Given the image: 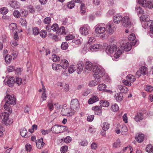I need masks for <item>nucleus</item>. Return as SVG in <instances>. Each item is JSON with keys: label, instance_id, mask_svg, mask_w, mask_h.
Segmentation results:
<instances>
[{"label": "nucleus", "instance_id": "obj_1", "mask_svg": "<svg viewBox=\"0 0 153 153\" xmlns=\"http://www.w3.org/2000/svg\"><path fill=\"white\" fill-rule=\"evenodd\" d=\"M131 48L132 46L131 42L122 43L120 46L117 47L114 56L116 58H119L124 51H129L131 49Z\"/></svg>", "mask_w": 153, "mask_h": 153}, {"label": "nucleus", "instance_id": "obj_2", "mask_svg": "<svg viewBox=\"0 0 153 153\" xmlns=\"http://www.w3.org/2000/svg\"><path fill=\"white\" fill-rule=\"evenodd\" d=\"M93 71L94 73V77L97 79L102 77L104 74V71L97 66H95L94 68Z\"/></svg>", "mask_w": 153, "mask_h": 153}, {"label": "nucleus", "instance_id": "obj_3", "mask_svg": "<svg viewBox=\"0 0 153 153\" xmlns=\"http://www.w3.org/2000/svg\"><path fill=\"white\" fill-rule=\"evenodd\" d=\"M117 48L115 45H109L107 47L106 49V52L108 54L111 56H113L114 59L118 58H116L114 56V54Z\"/></svg>", "mask_w": 153, "mask_h": 153}, {"label": "nucleus", "instance_id": "obj_4", "mask_svg": "<svg viewBox=\"0 0 153 153\" xmlns=\"http://www.w3.org/2000/svg\"><path fill=\"white\" fill-rule=\"evenodd\" d=\"M1 117L2 120L6 125H11L13 123V120L9 118V115L7 112L2 113Z\"/></svg>", "mask_w": 153, "mask_h": 153}, {"label": "nucleus", "instance_id": "obj_5", "mask_svg": "<svg viewBox=\"0 0 153 153\" xmlns=\"http://www.w3.org/2000/svg\"><path fill=\"white\" fill-rule=\"evenodd\" d=\"M67 128L62 126L55 125L53 126L51 129V131L55 133H59L64 131Z\"/></svg>", "mask_w": 153, "mask_h": 153}, {"label": "nucleus", "instance_id": "obj_6", "mask_svg": "<svg viewBox=\"0 0 153 153\" xmlns=\"http://www.w3.org/2000/svg\"><path fill=\"white\" fill-rule=\"evenodd\" d=\"M106 27V31L110 34H112L116 30L115 25L112 22H109Z\"/></svg>", "mask_w": 153, "mask_h": 153}, {"label": "nucleus", "instance_id": "obj_7", "mask_svg": "<svg viewBox=\"0 0 153 153\" xmlns=\"http://www.w3.org/2000/svg\"><path fill=\"white\" fill-rule=\"evenodd\" d=\"M95 33L97 35H100L103 34L102 36H105V34L104 33L106 31V30L105 27L99 25L95 27Z\"/></svg>", "mask_w": 153, "mask_h": 153}, {"label": "nucleus", "instance_id": "obj_8", "mask_svg": "<svg viewBox=\"0 0 153 153\" xmlns=\"http://www.w3.org/2000/svg\"><path fill=\"white\" fill-rule=\"evenodd\" d=\"M122 22L123 25L125 27H130L131 25V22L130 19L128 15L124 16L123 18Z\"/></svg>", "mask_w": 153, "mask_h": 153}, {"label": "nucleus", "instance_id": "obj_9", "mask_svg": "<svg viewBox=\"0 0 153 153\" xmlns=\"http://www.w3.org/2000/svg\"><path fill=\"white\" fill-rule=\"evenodd\" d=\"M90 27L87 25H84L81 26L79 29L80 33L82 35L86 36L89 34Z\"/></svg>", "mask_w": 153, "mask_h": 153}, {"label": "nucleus", "instance_id": "obj_10", "mask_svg": "<svg viewBox=\"0 0 153 153\" xmlns=\"http://www.w3.org/2000/svg\"><path fill=\"white\" fill-rule=\"evenodd\" d=\"M137 2L138 4L141 5L143 7H147L149 9L153 7V4L151 2L148 1L145 3L144 1L143 0H137Z\"/></svg>", "mask_w": 153, "mask_h": 153}, {"label": "nucleus", "instance_id": "obj_11", "mask_svg": "<svg viewBox=\"0 0 153 153\" xmlns=\"http://www.w3.org/2000/svg\"><path fill=\"white\" fill-rule=\"evenodd\" d=\"M5 101L6 100L7 103H9L11 105H14L16 103V99L14 96L7 95L5 98Z\"/></svg>", "mask_w": 153, "mask_h": 153}, {"label": "nucleus", "instance_id": "obj_12", "mask_svg": "<svg viewBox=\"0 0 153 153\" xmlns=\"http://www.w3.org/2000/svg\"><path fill=\"white\" fill-rule=\"evenodd\" d=\"M145 114L144 112L137 113L134 118V120L137 122H140L144 119Z\"/></svg>", "mask_w": 153, "mask_h": 153}, {"label": "nucleus", "instance_id": "obj_13", "mask_svg": "<svg viewBox=\"0 0 153 153\" xmlns=\"http://www.w3.org/2000/svg\"><path fill=\"white\" fill-rule=\"evenodd\" d=\"M145 138V135L142 133H138L135 136V139L136 140L138 143L142 142L144 140Z\"/></svg>", "mask_w": 153, "mask_h": 153}, {"label": "nucleus", "instance_id": "obj_14", "mask_svg": "<svg viewBox=\"0 0 153 153\" xmlns=\"http://www.w3.org/2000/svg\"><path fill=\"white\" fill-rule=\"evenodd\" d=\"M92 110L95 111L94 113L98 115L101 114L102 110V107L99 106H95L92 108Z\"/></svg>", "mask_w": 153, "mask_h": 153}, {"label": "nucleus", "instance_id": "obj_15", "mask_svg": "<svg viewBox=\"0 0 153 153\" xmlns=\"http://www.w3.org/2000/svg\"><path fill=\"white\" fill-rule=\"evenodd\" d=\"M71 106L73 109H78L79 106V103L78 100L74 99L72 100L71 102Z\"/></svg>", "mask_w": 153, "mask_h": 153}, {"label": "nucleus", "instance_id": "obj_16", "mask_svg": "<svg viewBox=\"0 0 153 153\" xmlns=\"http://www.w3.org/2000/svg\"><path fill=\"white\" fill-rule=\"evenodd\" d=\"M99 97L96 95H93L88 100V102L89 104H92L99 101Z\"/></svg>", "mask_w": 153, "mask_h": 153}, {"label": "nucleus", "instance_id": "obj_17", "mask_svg": "<svg viewBox=\"0 0 153 153\" xmlns=\"http://www.w3.org/2000/svg\"><path fill=\"white\" fill-rule=\"evenodd\" d=\"M60 64L62 68H63L64 69H67L69 65L68 62L66 59H65L61 60Z\"/></svg>", "mask_w": 153, "mask_h": 153}, {"label": "nucleus", "instance_id": "obj_18", "mask_svg": "<svg viewBox=\"0 0 153 153\" xmlns=\"http://www.w3.org/2000/svg\"><path fill=\"white\" fill-rule=\"evenodd\" d=\"M70 109L68 108H67L66 109H64L62 110L61 113L62 115L69 116H72L73 113L70 112Z\"/></svg>", "mask_w": 153, "mask_h": 153}, {"label": "nucleus", "instance_id": "obj_19", "mask_svg": "<svg viewBox=\"0 0 153 153\" xmlns=\"http://www.w3.org/2000/svg\"><path fill=\"white\" fill-rule=\"evenodd\" d=\"M122 16L119 14L115 15L114 17V21L115 23L119 24L120 21H122L123 19Z\"/></svg>", "mask_w": 153, "mask_h": 153}, {"label": "nucleus", "instance_id": "obj_20", "mask_svg": "<svg viewBox=\"0 0 153 153\" xmlns=\"http://www.w3.org/2000/svg\"><path fill=\"white\" fill-rule=\"evenodd\" d=\"M101 45L98 44H96L91 46L90 47V50L91 51H97L99 49L101 48Z\"/></svg>", "mask_w": 153, "mask_h": 153}, {"label": "nucleus", "instance_id": "obj_21", "mask_svg": "<svg viewBox=\"0 0 153 153\" xmlns=\"http://www.w3.org/2000/svg\"><path fill=\"white\" fill-rule=\"evenodd\" d=\"M58 103L57 102H55L53 103L52 101H51L50 102H49L47 104V106L48 109L50 111H51L53 110L54 109L53 105L55 106L57 105Z\"/></svg>", "mask_w": 153, "mask_h": 153}, {"label": "nucleus", "instance_id": "obj_22", "mask_svg": "<svg viewBox=\"0 0 153 153\" xmlns=\"http://www.w3.org/2000/svg\"><path fill=\"white\" fill-rule=\"evenodd\" d=\"M48 36L50 38L56 41H59L61 39V37L60 36H57L56 35L53 33L48 34Z\"/></svg>", "mask_w": 153, "mask_h": 153}, {"label": "nucleus", "instance_id": "obj_23", "mask_svg": "<svg viewBox=\"0 0 153 153\" xmlns=\"http://www.w3.org/2000/svg\"><path fill=\"white\" fill-rule=\"evenodd\" d=\"M36 145L37 148L39 149H41L45 145V143L43 141L42 138L39 139L38 141L36 142Z\"/></svg>", "mask_w": 153, "mask_h": 153}, {"label": "nucleus", "instance_id": "obj_24", "mask_svg": "<svg viewBox=\"0 0 153 153\" xmlns=\"http://www.w3.org/2000/svg\"><path fill=\"white\" fill-rule=\"evenodd\" d=\"M115 99L118 101H120L123 99V94L122 93H118L115 94Z\"/></svg>", "mask_w": 153, "mask_h": 153}, {"label": "nucleus", "instance_id": "obj_25", "mask_svg": "<svg viewBox=\"0 0 153 153\" xmlns=\"http://www.w3.org/2000/svg\"><path fill=\"white\" fill-rule=\"evenodd\" d=\"M56 34L59 36L60 35L62 34H66V31L64 27H61L59 30L57 31Z\"/></svg>", "mask_w": 153, "mask_h": 153}, {"label": "nucleus", "instance_id": "obj_26", "mask_svg": "<svg viewBox=\"0 0 153 153\" xmlns=\"http://www.w3.org/2000/svg\"><path fill=\"white\" fill-rule=\"evenodd\" d=\"M118 88L123 93H126L128 91V88L125 86L122 85H118Z\"/></svg>", "mask_w": 153, "mask_h": 153}, {"label": "nucleus", "instance_id": "obj_27", "mask_svg": "<svg viewBox=\"0 0 153 153\" xmlns=\"http://www.w3.org/2000/svg\"><path fill=\"white\" fill-rule=\"evenodd\" d=\"M77 72L78 74H80L83 69V63L82 62H79L77 64Z\"/></svg>", "mask_w": 153, "mask_h": 153}, {"label": "nucleus", "instance_id": "obj_28", "mask_svg": "<svg viewBox=\"0 0 153 153\" xmlns=\"http://www.w3.org/2000/svg\"><path fill=\"white\" fill-rule=\"evenodd\" d=\"M102 128L104 131H107L109 128L110 124L106 122H104L101 125Z\"/></svg>", "mask_w": 153, "mask_h": 153}, {"label": "nucleus", "instance_id": "obj_29", "mask_svg": "<svg viewBox=\"0 0 153 153\" xmlns=\"http://www.w3.org/2000/svg\"><path fill=\"white\" fill-rule=\"evenodd\" d=\"M92 64L89 62H86L85 63V69L91 71L92 69Z\"/></svg>", "mask_w": 153, "mask_h": 153}, {"label": "nucleus", "instance_id": "obj_30", "mask_svg": "<svg viewBox=\"0 0 153 153\" xmlns=\"http://www.w3.org/2000/svg\"><path fill=\"white\" fill-rule=\"evenodd\" d=\"M126 79H128V80L131 82H133L135 81L136 78L135 76L133 75L129 74L126 76Z\"/></svg>", "mask_w": 153, "mask_h": 153}, {"label": "nucleus", "instance_id": "obj_31", "mask_svg": "<svg viewBox=\"0 0 153 153\" xmlns=\"http://www.w3.org/2000/svg\"><path fill=\"white\" fill-rule=\"evenodd\" d=\"M52 67L53 69L57 71L58 70H60L62 69L61 66L60 65L53 63L52 65Z\"/></svg>", "mask_w": 153, "mask_h": 153}, {"label": "nucleus", "instance_id": "obj_32", "mask_svg": "<svg viewBox=\"0 0 153 153\" xmlns=\"http://www.w3.org/2000/svg\"><path fill=\"white\" fill-rule=\"evenodd\" d=\"M12 7L15 8H18L20 7V4L19 2L16 1H13L11 3Z\"/></svg>", "mask_w": 153, "mask_h": 153}, {"label": "nucleus", "instance_id": "obj_33", "mask_svg": "<svg viewBox=\"0 0 153 153\" xmlns=\"http://www.w3.org/2000/svg\"><path fill=\"white\" fill-rule=\"evenodd\" d=\"M140 71L143 75H145L148 73L147 68L145 66H142L140 68Z\"/></svg>", "mask_w": 153, "mask_h": 153}, {"label": "nucleus", "instance_id": "obj_34", "mask_svg": "<svg viewBox=\"0 0 153 153\" xmlns=\"http://www.w3.org/2000/svg\"><path fill=\"white\" fill-rule=\"evenodd\" d=\"M100 103L101 107H107L109 105V103L106 100H101L100 101Z\"/></svg>", "mask_w": 153, "mask_h": 153}, {"label": "nucleus", "instance_id": "obj_35", "mask_svg": "<svg viewBox=\"0 0 153 153\" xmlns=\"http://www.w3.org/2000/svg\"><path fill=\"white\" fill-rule=\"evenodd\" d=\"M106 86L104 84H100L98 85L97 89L99 91H103L106 88Z\"/></svg>", "mask_w": 153, "mask_h": 153}, {"label": "nucleus", "instance_id": "obj_36", "mask_svg": "<svg viewBox=\"0 0 153 153\" xmlns=\"http://www.w3.org/2000/svg\"><path fill=\"white\" fill-rule=\"evenodd\" d=\"M12 59L11 56L9 54H7L5 57V62L7 64H10Z\"/></svg>", "mask_w": 153, "mask_h": 153}, {"label": "nucleus", "instance_id": "obj_37", "mask_svg": "<svg viewBox=\"0 0 153 153\" xmlns=\"http://www.w3.org/2000/svg\"><path fill=\"white\" fill-rule=\"evenodd\" d=\"M9 104H10L9 103H7V102H6L4 105V109L6 110H7L10 113H11L12 109L10 108V106Z\"/></svg>", "mask_w": 153, "mask_h": 153}, {"label": "nucleus", "instance_id": "obj_38", "mask_svg": "<svg viewBox=\"0 0 153 153\" xmlns=\"http://www.w3.org/2000/svg\"><path fill=\"white\" fill-rule=\"evenodd\" d=\"M111 109L112 111L116 112L119 110V107L118 105L115 103L112 105Z\"/></svg>", "mask_w": 153, "mask_h": 153}, {"label": "nucleus", "instance_id": "obj_39", "mask_svg": "<svg viewBox=\"0 0 153 153\" xmlns=\"http://www.w3.org/2000/svg\"><path fill=\"white\" fill-rule=\"evenodd\" d=\"M8 10L6 7H3L0 9V13L3 15H5L8 12Z\"/></svg>", "mask_w": 153, "mask_h": 153}, {"label": "nucleus", "instance_id": "obj_40", "mask_svg": "<svg viewBox=\"0 0 153 153\" xmlns=\"http://www.w3.org/2000/svg\"><path fill=\"white\" fill-rule=\"evenodd\" d=\"M121 133L123 135L126 134L127 133L128 129L127 127L125 125H123L121 126Z\"/></svg>", "mask_w": 153, "mask_h": 153}, {"label": "nucleus", "instance_id": "obj_41", "mask_svg": "<svg viewBox=\"0 0 153 153\" xmlns=\"http://www.w3.org/2000/svg\"><path fill=\"white\" fill-rule=\"evenodd\" d=\"M52 59L54 62H59L60 60V58L57 55L54 54L52 56Z\"/></svg>", "mask_w": 153, "mask_h": 153}, {"label": "nucleus", "instance_id": "obj_42", "mask_svg": "<svg viewBox=\"0 0 153 153\" xmlns=\"http://www.w3.org/2000/svg\"><path fill=\"white\" fill-rule=\"evenodd\" d=\"M136 10L137 12V13L139 15V14H143L144 11L142 8L139 6H137L136 7Z\"/></svg>", "mask_w": 153, "mask_h": 153}, {"label": "nucleus", "instance_id": "obj_43", "mask_svg": "<svg viewBox=\"0 0 153 153\" xmlns=\"http://www.w3.org/2000/svg\"><path fill=\"white\" fill-rule=\"evenodd\" d=\"M40 36L42 38H45L47 35L46 31L45 30H42L39 32Z\"/></svg>", "mask_w": 153, "mask_h": 153}, {"label": "nucleus", "instance_id": "obj_44", "mask_svg": "<svg viewBox=\"0 0 153 153\" xmlns=\"http://www.w3.org/2000/svg\"><path fill=\"white\" fill-rule=\"evenodd\" d=\"M33 33L35 36L38 35L39 33V30L38 27H35L32 29Z\"/></svg>", "mask_w": 153, "mask_h": 153}, {"label": "nucleus", "instance_id": "obj_45", "mask_svg": "<svg viewBox=\"0 0 153 153\" xmlns=\"http://www.w3.org/2000/svg\"><path fill=\"white\" fill-rule=\"evenodd\" d=\"M149 19V16L147 15H143L140 17V20L142 22L148 21Z\"/></svg>", "mask_w": 153, "mask_h": 153}, {"label": "nucleus", "instance_id": "obj_46", "mask_svg": "<svg viewBox=\"0 0 153 153\" xmlns=\"http://www.w3.org/2000/svg\"><path fill=\"white\" fill-rule=\"evenodd\" d=\"M9 27L10 30L13 31L17 29V25L15 23H12L9 25Z\"/></svg>", "mask_w": 153, "mask_h": 153}, {"label": "nucleus", "instance_id": "obj_47", "mask_svg": "<svg viewBox=\"0 0 153 153\" xmlns=\"http://www.w3.org/2000/svg\"><path fill=\"white\" fill-rule=\"evenodd\" d=\"M80 12L82 14H85L86 12V9L85 4L83 3H81L80 6Z\"/></svg>", "mask_w": 153, "mask_h": 153}, {"label": "nucleus", "instance_id": "obj_48", "mask_svg": "<svg viewBox=\"0 0 153 153\" xmlns=\"http://www.w3.org/2000/svg\"><path fill=\"white\" fill-rule=\"evenodd\" d=\"M146 151L148 152H151L153 151V146L151 144L148 145L146 148Z\"/></svg>", "mask_w": 153, "mask_h": 153}, {"label": "nucleus", "instance_id": "obj_49", "mask_svg": "<svg viewBox=\"0 0 153 153\" xmlns=\"http://www.w3.org/2000/svg\"><path fill=\"white\" fill-rule=\"evenodd\" d=\"M75 5L74 1H71L68 3L67 6L69 8L72 9L74 7Z\"/></svg>", "mask_w": 153, "mask_h": 153}, {"label": "nucleus", "instance_id": "obj_50", "mask_svg": "<svg viewBox=\"0 0 153 153\" xmlns=\"http://www.w3.org/2000/svg\"><path fill=\"white\" fill-rule=\"evenodd\" d=\"M13 15L16 18H19L21 16V14L17 10H15L13 13Z\"/></svg>", "mask_w": 153, "mask_h": 153}, {"label": "nucleus", "instance_id": "obj_51", "mask_svg": "<svg viewBox=\"0 0 153 153\" xmlns=\"http://www.w3.org/2000/svg\"><path fill=\"white\" fill-rule=\"evenodd\" d=\"M75 66L73 65H71L68 69V71L69 73H73L75 70Z\"/></svg>", "mask_w": 153, "mask_h": 153}, {"label": "nucleus", "instance_id": "obj_52", "mask_svg": "<svg viewBox=\"0 0 153 153\" xmlns=\"http://www.w3.org/2000/svg\"><path fill=\"white\" fill-rule=\"evenodd\" d=\"M75 37L72 34H69L65 37V38L66 41H68L73 39L75 38Z\"/></svg>", "mask_w": 153, "mask_h": 153}, {"label": "nucleus", "instance_id": "obj_53", "mask_svg": "<svg viewBox=\"0 0 153 153\" xmlns=\"http://www.w3.org/2000/svg\"><path fill=\"white\" fill-rule=\"evenodd\" d=\"M51 29L53 31H56L59 29V26L57 24H54L51 26Z\"/></svg>", "mask_w": 153, "mask_h": 153}, {"label": "nucleus", "instance_id": "obj_54", "mask_svg": "<svg viewBox=\"0 0 153 153\" xmlns=\"http://www.w3.org/2000/svg\"><path fill=\"white\" fill-rule=\"evenodd\" d=\"M145 90L147 91L151 92L153 91V87L150 85H147L145 87Z\"/></svg>", "mask_w": 153, "mask_h": 153}, {"label": "nucleus", "instance_id": "obj_55", "mask_svg": "<svg viewBox=\"0 0 153 153\" xmlns=\"http://www.w3.org/2000/svg\"><path fill=\"white\" fill-rule=\"evenodd\" d=\"M122 82L125 85L128 86H130L131 85V82L129 81L128 79H124L122 81Z\"/></svg>", "mask_w": 153, "mask_h": 153}, {"label": "nucleus", "instance_id": "obj_56", "mask_svg": "<svg viewBox=\"0 0 153 153\" xmlns=\"http://www.w3.org/2000/svg\"><path fill=\"white\" fill-rule=\"evenodd\" d=\"M27 133V131L26 129L25 128H23L20 131V134L22 137H24L25 136Z\"/></svg>", "mask_w": 153, "mask_h": 153}, {"label": "nucleus", "instance_id": "obj_57", "mask_svg": "<svg viewBox=\"0 0 153 153\" xmlns=\"http://www.w3.org/2000/svg\"><path fill=\"white\" fill-rule=\"evenodd\" d=\"M68 149V146H62L61 148V152L62 153H65L67 152Z\"/></svg>", "mask_w": 153, "mask_h": 153}, {"label": "nucleus", "instance_id": "obj_58", "mask_svg": "<svg viewBox=\"0 0 153 153\" xmlns=\"http://www.w3.org/2000/svg\"><path fill=\"white\" fill-rule=\"evenodd\" d=\"M68 47V45L66 42H63L61 45V48L64 50H65L67 49Z\"/></svg>", "mask_w": 153, "mask_h": 153}, {"label": "nucleus", "instance_id": "obj_59", "mask_svg": "<svg viewBox=\"0 0 153 153\" xmlns=\"http://www.w3.org/2000/svg\"><path fill=\"white\" fill-rule=\"evenodd\" d=\"M121 128V126L119 124H117L115 130V132L117 134H119L120 133V128Z\"/></svg>", "mask_w": 153, "mask_h": 153}, {"label": "nucleus", "instance_id": "obj_60", "mask_svg": "<svg viewBox=\"0 0 153 153\" xmlns=\"http://www.w3.org/2000/svg\"><path fill=\"white\" fill-rule=\"evenodd\" d=\"M38 127L37 125L34 124L32 126V128L31 129H30L28 130V131L31 133H33L34 132V130L37 129Z\"/></svg>", "mask_w": 153, "mask_h": 153}, {"label": "nucleus", "instance_id": "obj_61", "mask_svg": "<svg viewBox=\"0 0 153 153\" xmlns=\"http://www.w3.org/2000/svg\"><path fill=\"white\" fill-rule=\"evenodd\" d=\"M120 142L119 140H117L114 143L113 145V147L115 148L120 147Z\"/></svg>", "mask_w": 153, "mask_h": 153}, {"label": "nucleus", "instance_id": "obj_62", "mask_svg": "<svg viewBox=\"0 0 153 153\" xmlns=\"http://www.w3.org/2000/svg\"><path fill=\"white\" fill-rule=\"evenodd\" d=\"M136 38L135 35L134 33L130 34L128 37V40L130 41H133Z\"/></svg>", "mask_w": 153, "mask_h": 153}, {"label": "nucleus", "instance_id": "obj_63", "mask_svg": "<svg viewBox=\"0 0 153 153\" xmlns=\"http://www.w3.org/2000/svg\"><path fill=\"white\" fill-rule=\"evenodd\" d=\"M43 22L44 23L49 24L51 22V18L50 17H46L43 20Z\"/></svg>", "mask_w": 153, "mask_h": 153}, {"label": "nucleus", "instance_id": "obj_64", "mask_svg": "<svg viewBox=\"0 0 153 153\" xmlns=\"http://www.w3.org/2000/svg\"><path fill=\"white\" fill-rule=\"evenodd\" d=\"M27 8L29 12L31 13H34L35 12L34 8L33 6L31 5H30L28 6Z\"/></svg>", "mask_w": 153, "mask_h": 153}]
</instances>
